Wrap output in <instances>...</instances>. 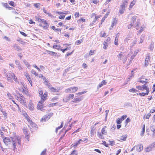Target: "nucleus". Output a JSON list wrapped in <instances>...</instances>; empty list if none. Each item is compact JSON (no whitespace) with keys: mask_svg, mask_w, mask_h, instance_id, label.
Instances as JSON below:
<instances>
[{"mask_svg":"<svg viewBox=\"0 0 155 155\" xmlns=\"http://www.w3.org/2000/svg\"><path fill=\"white\" fill-rule=\"evenodd\" d=\"M155 112V107H153V108L151 109L150 111V113H152Z\"/></svg>","mask_w":155,"mask_h":155,"instance_id":"obj_61","label":"nucleus"},{"mask_svg":"<svg viewBox=\"0 0 155 155\" xmlns=\"http://www.w3.org/2000/svg\"><path fill=\"white\" fill-rule=\"evenodd\" d=\"M46 149H45L43 151H42L40 155H46Z\"/></svg>","mask_w":155,"mask_h":155,"instance_id":"obj_40","label":"nucleus"},{"mask_svg":"<svg viewBox=\"0 0 155 155\" xmlns=\"http://www.w3.org/2000/svg\"><path fill=\"white\" fill-rule=\"evenodd\" d=\"M137 150L138 152H140L143 148V146L142 144L138 145L137 147Z\"/></svg>","mask_w":155,"mask_h":155,"instance_id":"obj_10","label":"nucleus"},{"mask_svg":"<svg viewBox=\"0 0 155 155\" xmlns=\"http://www.w3.org/2000/svg\"><path fill=\"white\" fill-rule=\"evenodd\" d=\"M122 121L121 119L118 118L117 120V123L118 124H120L121 123Z\"/></svg>","mask_w":155,"mask_h":155,"instance_id":"obj_33","label":"nucleus"},{"mask_svg":"<svg viewBox=\"0 0 155 155\" xmlns=\"http://www.w3.org/2000/svg\"><path fill=\"white\" fill-rule=\"evenodd\" d=\"M67 97L69 99V100L70 99H72L74 97V95L73 94H71L67 96Z\"/></svg>","mask_w":155,"mask_h":155,"instance_id":"obj_30","label":"nucleus"},{"mask_svg":"<svg viewBox=\"0 0 155 155\" xmlns=\"http://www.w3.org/2000/svg\"><path fill=\"white\" fill-rule=\"evenodd\" d=\"M30 125L32 127H35L36 126V124L35 123L31 121L30 122Z\"/></svg>","mask_w":155,"mask_h":155,"instance_id":"obj_31","label":"nucleus"},{"mask_svg":"<svg viewBox=\"0 0 155 155\" xmlns=\"http://www.w3.org/2000/svg\"><path fill=\"white\" fill-rule=\"evenodd\" d=\"M130 119L129 118H127L125 120V123H126V125L127 124L130 122Z\"/></svg>","mask_w":155,"mask_h":155,"instance_id":"obj_51","label":"nucleus"},{"mask_svg":"<svg viewBox=\"0 0 155 155\" xmlns=\"http://www.w3.org/2000/svg\"><path fill=\"white\" fill-rule=\"evenodd\" d=\"M13 47L14 48L15 50H16L18 51H19L22 50L21 48L18 46L17 44H15L13 45Z\"/></svg>","mask_w":155,"mask_h":155,"instance_id":"obj_11","label":"nucleus"},{"mask_svg":"<svg viewBox=\"0 0 155 155\" xmlns=\"http://www.w3.org/2000/svg\"><path fill=\"white\" fill-rule=\"evenodd\" d=\"M102 144L104 145L106 147H108V144L106 143V142L104 141H102Z\"/></svg>","mask_w":155,"mask_h":155,"instance_id":"obj_42","label":"nucleus"},{"mask_svg":"<svg viewBox=\"0 0 155 155\" xmlns=\"http://www.w3.org/2000/svg\"><path fill=\"white\" fill-rule=\"evenodd\" d=\"M129 91L131 92H135L137 91V90H136L135 89L133 88L129 90Z\"/></svg>","mask_w":155,"mask_h":155,"instance_id":"obj_34","label":"nucleus"},{"mask_svg":"<svg viewBox=\"0 0 155 155\" xmlns=\"http://www.w3.org/2000/svg\"><path fill=\"white\" fill-rule=\"evenodd\" d=\"M152 149L150 148V147L149 146L147 147L146 150V151L147 152H149L150 151L152 150Z\"/></svg>","mask_w":155,"mask_h":155,"instance_id":"obj_44","label":"nucleus"},{"mask_svg":"<svg viewBox=\"0 0 155 155\" xmlns=\"http://www.w3.org/2000/svg\"><path fill=\"white\" fill-rule=\"evenodd\" d=\"M72 89L73 90L72 91V92H73V93L75 92L76 91H77L78 89V88L77 87H72Z\"/></svg>","mask_w":155,"mask_h":155,"instance_id":"obj_36","label":"nucleus"},{"mask_svg":"<svg viewBox=\"0 0 155 155\" xmlns=\"http://www.w3.org/2000/svg\"><path fill=\"white\" fill-rule=\"evenodd\" d=\"M24 75L26 77L27 79H29L30 75L27 72H24Z\"/></svg>","mask_w":155,"mask_h":155,"instance_id":"obj_38","label":"nucleus"},{"mask_svg":"<svg viewBox=\"0 0 155 155\" xmlns=\"http://www.w3.org/2000/svg\"><path fill=\"white\" fill-rule=\"evenodd\" d=\"M7 95L8 97H9V99H13V97L10 93H8L7 94Z\"/></svg>","mask_w":155,"mask_h":155,"instance_id":"obj_47","label":"nucleus"},{"mask_svg":"<svg viewBox=\"0 0 155 155\" xmlns=\"http://www.w3.org/2000/svg\"><path fill=\"white\" fill-rule=\"evenodd\" d=\"M69 100V99L67 97V96L63 99V101L64 102L66 103Z\"/></svg>","mask_w":155,"mask_h":155,"instance_id":"obj_35","label":"nucleus"},{"mask_svg":"<svg viewBox=\"0 0 155 155\" xmlns=\"http://www.w3.org/2000/svg\"><path fill=\"white\" fill-rule=\"evenodd\" d=\"M154 48V43L151 42L149 47V49L151 51H152Z\"/></svg>","mask_w":155,"mask_h":155,"instance_id":"obj_23","label":"nucleus"},{"mask_svg":"<svg viewBox=\"0 0 155 155\" xmlns=\"http://www.w3.org/2000/svg\"><path fill=\"white\" fill-rule=\"evenodd\" d=\"M128 0H124V1L122 2L121 4L120 5V7L123 8H125L127 7V2Z\"/></svg>","mask_w":155,"mask_h":155,"instance_id":"obj_8","label":"nucleus"},{"mask_svg":"<svg viewBox=\"0 0 155 155\" xmlns=\"http://www.w3.org/2000/svg\"><path fill=\"white\" fill-rule=\"evenodd\" d=\"M142 89L143 90L144 89L146 90V91L147 92V91H149V88H148L147 87L145 86V85H143L142 87Z\"/></svg>","mask_w":155,"mask_h":155,"instance_id":"obj_29","label":"nucleus"},{"mask_svg":"<svg viewBox=\"0 0 155 155\" xmlns=\"http://www.w3.org/2000/svg\"><path fill=\"white\" fill-rule=\"evenodd\" d=\"M46 84L47 85V87L49 89H51V88L52 87L51 86V85L50 83H49L48 82H46Z\"/></svg>","mask_w":155,"mask_h":155,"instance_id":"obj_41","label":"nucleus"},{"mask_svg":"<svg viewBox=\"0 0 155 155\" xmlns=\"http://www.w3.org/2000/svg\"><path fill=\"white\" fill-rule=\"evenodd\" d=\"M63 126V122H62L61 125L60 126H59L58 127L56 128L58 129L59 130L62 128Z\"/></svg>","mask_w":155,"mask_h":155,"instance_id":"obj_58","label":"nucleus"},{"mask_svg":"<svg viewBox=\"0 0 155 155\" xmlns=\"http://www.w3.org/2000/svg\"><path fill=\"white\" fill-rule=\"evenodd\" d=\"M150 129L151 131L153 132V135L154 136V134H155V126L153 125L150 127Z\"/></svg>","mask_w":155,"mask_h":155,"instance_id":"obj_20","label":"nucleus"},{"mask_svg":"<svg viewBox=\"0 0 155 155\" xmlns=\"http://www.w3.org/2000/svg\"><path fill=\"white\" fill-rule=\"evenodd\" d=\"M108 15H109L108 13H107L105 15V16L103 17V18H102V20H101V24H102V23L104 21V20L107 18V16Z\"/></svg>","mask_w":155,"mask_h":155,"instance_id":"obj_25","label":"nucleus"},{"mask_svg":"<svg viewBox=\"0 0 155 155\" xmlns=\"http://www.w3.org/2000/svg\"><path fill=\"white\" fill-rule=\"evenodd\" d=\"M140 22V19L138 18L137 16L135 15L132 17L131 21V24L133 25L134 27L137 30L138 29L137 27L139 26Z\"/></svg>","mask_w":155,"mask_h":155,"instance_id":"obj_3","label":"nucleus"},{"mask_svg":"<svg viewBox=\"0 0 155 155\" xmlns=\"http://www.w3.org/2000/svg\"><path fill=\"white\" fill-rule=\"evenodd\" d=\"M65 17V16L64 15H61L59 17V18L60 19H63Z\"/></svg>","mask_w":155,"mask_h":155,"instance_id":"obj_64","label":"nucleus"},{"mask_svg":"<svg viewBox=\"0 0 155 155\" xmlns=\"http://www.w3.org/2000/svg\"><path fill=\"white\" fill-rule=\"evenodd\" d=\"M149 54H147L145 61V67H147L148 65L150 59V56L149 55Z\"/></svg>","mask_w":155,"mask_h":155,"instance_id":"obj_6","label":"nucleus"},{"mask_svg":"<svg viewBox=\"0 0 155 155\" xmlns=\"http://www.w3.org/2000/svg\"><path fill=\"white\" fill-rule=\"evenodd\" d=\"M51 91H53V92H58V90L54 88L53 87H51Z\"/></svg>","mask_w":155,"mask_h":155,"instance_id":"obj_32","label":"nucleus"},{"mask_svg":"<svg viewBox=\"0 0 155 155\" xmlns=\"http://www.w3.org/2000/svg\"><path fill=\"white\" fill-rule=\"evenodd\" d=\"M136 1L134 0L132 2H131L130 5V8H132L134 5L136 3Z\"/></svg>","mask_w":155,"mask_h":155,"instance_id":"obj_27","label":"nucleus"},{"mask_svg":"<svg viewBox=\"0 0 155 155\" xmlns=\"http://www.w3.org/2000/svg\"><path fill=\"white\" fill-rule=\"evenodd\" d=\"M9 4L11 6H13V7H15V3L14 2H9Z\"/></svg>","mask_w":155,"mask_h":155,"instance_id":"obj_46","label":"nucleus"},{"mask_svg":"<svg viewBox=\"0 0 155 155\" xmlns=\"http://www.w3.org/2000/svg\"><path fill=\"white\" fill-rule=\"evenodd\" d=\"M82 140L81 139H79L78 141L75 143L73 144V147H77L79 144L81 143L82 141Z\"/></svg>","mask_w":155,"mask_h":155,"instance_id":"obj_14","label":"nucleus"},{"mask_svg":"<svg viewBox=\"0 0 155 155\" xmlns=\"http://www.w3.org/2000/svg\"><path fill=\"white\" fill-rule=\"evenodd\" d=\"M31 72L32 74H34L35 75V76H38V74L37 73H36V72H35V71L32 69V70H31Z\"/></svg>","mask_w":155,"mask_h":155,"instance_id":"obj_39","label":"nucleus"},{"mask_svg":"<svg viewBox=\"0 0 155 155\" xmlns=\"http://www.w3.org/2000/svg\"><path fill=\"white\" fill-rule=\"evenodd\" d=\"M83 42V40L82 39H80L76 41L77 43V45H78L79 44H80L81 43Z\"/></svg>","mask_w":155,"mask_h":155,"instance_id":"obj_50","label":"nucleus"},{"mask_svg":"<svg viewBox=\"0 0 155 155\" xmlns=\"http://www.w3.org/2000/svg\"><path fill=\"white\" fill-rule=\"evenodd\" d=\"M127 117V115H124L122 116L120 118V119H121L122 120H124L126 117Z\"/></svg>","mask_w":155,"mask_h":155,"instance_id":"obj_49","label":"nucleus"},{"mask_svg":"<svg viewBox=\"0 0 155 155\" xmlns=\"http://www.w3.org/2000/svg\"><path fill=\"white\" fill-rule=\"evenodd\" d=\"M144 39V36L143 35H141L140 38V41L138 42L139 44L142 43Z\"/></svg>","mask_w":155,"mask_h":155,"instance_id":"obj_24","label":"nucleus"},{"mask_svg":"<svg viewBox=\"0 0 155 155\" xmlns=\"http://www.w3.org/2000/svg\"><path fill=\"white\" fill-rule=\"evenodd\" d=\"M144 132H145V129H144V128H142V131L141 132L140 134V135L141 136H143V135Z\"/></svg>","mask_w":155,"mask_h":155,"instance_id":"obj_56","label":"nucleus"},{"mask_svg":"<svg viewBox=\"0 0 155 155\" xmlns=\"http://www.w3.org/2000/svg\"><path fill=\"white\" fill-rule=\"evenodd\" d=\"M149 147H150V148L152 149L153 148H154L155 147V144L153 143L151 144Z\"/></svg>","mask_w":155,"mask_h":155,"instance_id":"obj_62","label":"nucleus"},{"mask_svg":"<svg viewBox=\"0 0 155 155\" xmlns=\"http://www.w3.org/2000/svg\"><path fill=\"white\" fill-rule=\"evenodd\" d=\"M149 93V91H147V92L146 93H137V95H139L142 96H144L145 95H147Z\"/></svg>","mask_w":155,"mask_h":155,"instance_id":"obj_12","label":"nucleus"},{"mask_svg":"<svg viewBox=\"0 0 155 155\" xmlns=\"http://www.w3.org/2000/svg\"><path fill=\"white\" fill-rule=\"evenodd\" d=\"M53 113L50 114H49L46 115L43 117L41 120L42 122L43 121L45 122L47 120H48L50 117L52 116Z\"/></svg>","mask_w":155,"mask_h":155,"instance_id":"obj_4","label":"nucleus"},{"mask_svg":"<svg viewBox=\"0 0 155 155\" xmlns=\"http://www.w3.org/2000/svg\"><path fill=\"white\" fill-rule=\"evenodd\" d=\"M73 90L72 88V87H71L66 89L65 91L66 93H73V92H72Z\"/></svg>","mask_w":155,"mask_h":155,"instance_id":"obj_18","label":"nucleus"},{"mask_svg":"<svg viewBox=\"0 0 155 155\" xmlns=\"http://www.w3.org/2000/svg\"><path fill=\"white\" fill-rule=\"evenodd\" d=\"M71 154L72 155H77V153L75 150H74L72 151Z\"/></svg>","mask_w":155,"mask_h":155,"instance_id":"obj_48","label":"nucleus"},{"mask_svg":"<svg viewBox=\"0 0 155 155\" xmlns=\"http://www.w3.org/2000/svg\"><path fill=\"white\" fill-rule=\"evenodd\" d=\"M127 137V136L126 135H123L120 137V140L125 141Z\"/></svg>","mask_w":155,"mask_h":155,"instance_id":"obj_16","label":"nucleus"},{"mask_svg":"<svg viewBox=\"0 0 155 155\" xmlns=\"http://www.w3.org/2000/svg\"><path fill=\"white\" fill-rule=\"evenodd\" d=\"M28 107H29V109L30 110H33L34 107L33 104L32 103H30L28 105Z\"/></svg>","mask_w":155,"mask_h":155,"instance_id":"obj_22","label":"nucleus"},{"mask_svg":"<svg viewBox=\"0 0 155 155\" xmlns=\"http://www.w3.org/2000/svg\"><path fill=\"white\" fill-rule=\"evenodd\" d=\"M15 63L17 66V67L19 70H23V67L20 64L19 61L17 60H15Z\"/></svg>","mask_w":155,"mask_h":155,"instance_id":"obj_7","label":"nucleus"},{"mask_svg":"<svg viewBox=\"0 0 155 155\" xmlns=\"http://www.w3.org/2000/svg\"><path fill=\"white\" fill-rule=\"evenodd\" d=\"M47 92H46L44 93V94L40 96L41 97V100L38 103L37 106V109H41L43 107V103L44 101L46 100L47 97Z\"/></svg>","mask_w":155,"mask_h":155,"instance_id":"obj_2","label":"nucleus"},{"mask_svg":"<svg viewBox=\"0 0 155 155\" xmlns=\"http://www.w3.org/2000/svg\"><path fill=\"white\" fill-rule=\"evenodd\" d=\"M3 6L4 7H5L6 8H12L10 7L7 4V3H2Z\"/></svg>","mask_w":155,"mask_h":155,"instance_id":"obj_28","label":"nucleus"},{"mask_svg":"<svg viewBox=\"0 0 155 155\" xmlns=\"http://www.w3.org/2000/svg\"><path fill=\"white\" fill-rule=\"evenodd\" d=\"M44 25H45L43 26V28L44 29H47L48 28L49 26V25L48 23Z\"/></svg>","mask_w":155,"mask_h":155,"instance_id":"obj_37","label":"nucleus"},{"mask_svg":"<svg viewBox=\"0 0 155 155\" xmlns=\"http://www.w3.org/2000/svg\"><path fill=\"white\" fill-rule=\"evenodd\" d=\"M106 126H104L103 127L101 130V133L102 134L104 135H106L107 134V131H106Z\"/></svg>","mask_w":155,"mask_h":155,"instance_id":"obj_13","label":"nucleus"},{"mask_svg":"<svg viewBox=\"0 0 155 155\" xmlns=\"http://www.w3.org/2000/svg\"><path fill=\"white\" fill-rule=\"evenodd\" d=\"M118 38L119 36H118V35L117 34L115 37L114 41V44L116 45H118Z\"/></svg>","mask_w":155,"mask_h":155,"instance_id":"obj_17","label":"nucleus"},{"mask_svg":"<svg viewBox=\"0 0 155 155\" xmlns=\"http://www.w3.org/2000/svg\"><path fill=\"white\" fill-rule=\"evenodd\" d=\"M38 91L40 96H41V95L44 94L43 91L42 90H41V89H39Z\"/></svg>","mask_w":155,"mask_h":155,"instance_id":"obj_43","label":"nucleus"},{"mask_svg":"<svg viewBox=\"0 0 155 155\" xmlns=\"http://www.w3.org/2000/svg\"><path fill=\"white\" fill-rule=\"evenodd\" d=\"M48 53L51 55H53L54 56H56L57 55V53H56L53 51H47Z\"/></svg>","mask_w":155,"mask_h":155,"instance_id":"obj_15","label":"nucleus"},{"mask_svg":"<svg viewBox=\"0 0 155 155\" xmlns=\"http://www.w3.org/2000/svg\"><path fill=\"white\" fill-rule=\"evenodd\" d=\"M23 62L25 64L26 66L28 68L30 66V65L28 62H26L25 60H24Z\"/></svg>","mask_w":155,"mask_h":155,"instance_id":"obj_45","label":"nucleus"},{"mask_svg":"<svg viewBox=\"0 0 155 155\" xmlns=\"http://www.w3.org/2000/svg\"><path fill=\"white\" fill-rule=\"evenodd\" d=\"M75 98V101H76V102H78L81 101L83 99L82 97L81 96L79 97H77Z\"/></svg>","mask_w":155,"mask_h":155,"instance_id":"obj_21","label":"nucleus"},{"mask_svg":"<svg viewBox=\"0 0 155 155\" xmlns=\"http://www.w3.org/2000/svg\"><path fill=\"white\" fill-rule=\"evenodd\" d=\"M3 38L6 39L7 41H10V39L9 38L7 37L6 36H5Z\"/></svg>","mask_w":155,"mask_h":155,"instance_id":"obj_59","label":"nucleus"},{"mask_svg":"<svg viewBox=\"0 0 155 155\" xmlns=\"http://www.w3.org/2000/svg\"><path fill=\"white\" fill-rule=\"evenodd\" d=\"M36 19L39 22H41V21H42V20L43 19H41L38 17H35Z\"/></svg>","mask_w":155,"mask_h":155,"instance_id":"obj_55","label":"nucleus"},{"mask_svg":"<svg viewBox=\"0 0 155 155\" xmlns=\"http://www.w3.org/2000/svg\"><path fill=\"white\" fill-rule=\"evenodd\" d=\"M97 136L100 138L101 139H104V137L103 136V134H101L100 132H97Z\"/></svg>","mask_w":155,"mask_h":155,"instance_id":"obj_19","label":"nucleus"},{"mask_svg":"<svg viewBox=\"0 0 155 155\" xmlns=\"http://www.w3.org/2000/svg\"><path fill=\"white\" fill-rule=\"evenodd\" d=\"M33 66L34 67H35V68H36L38 70V71H41V70H40V69L39 68H38L36 66V65L34 64V65H33Z\"/></svg>","mask_w":155,"mask_h":155,"instance_id":"obj_57","label":"nucleus"},{"mask_svg":"<svg viewBox=\"0 0 155 155\" xmlns=\"http://www.w3.org/2000/svg\"><path fill=\"white\" fill-rule=\"evenodd\" d=\"M11 139L8 137H5L3 139L4 143L6 146L9 144V143L11 142L12 146V150L15 151V149H16V146L17 144L21 145V138L19 136H15L10 137Z\"/></svg>","mask_w":155,"mask_h":155,"instance_id":"obj_1","label":"nucleus"},{"mask_svg":"<svg viewBox=\"0 0 155 155\" xmlns=\"http://www.w3.org/2000/svg\"><path fill=\"white\" fill-rule=\"evenodd\" d=\"M117 19L114 18V20L113 21V24H116L117 22Z\"/></svg>","mask_w":155,"mask_h":155,"instance_id":"obj_52","label":"nucleus"},{"mask_svg":"<svg viewBox=\"0 0 155 155\" xmlns=\"http://www.w3.org/2000/svg\"><path fill=\"white\" fill-rule=\"evenodd\" d=\"M125 10V8H120V10L119 12L120 13V14H123Z\"/></svg>","mask_w":155,"mask_h":155,"instance_id":"obj_26","label":"nucleus"},{"mask_svg":"<svg viewBox=\"0 0 155 155\" xmlns=\"http://www.w3.org/2000/svg\"><path fill=\"white\" fill-rule=\"evenodd\" d=\"M85 93V92H84V91L81 92H79V93H78L76 94V95H77V96L80 95H81V94H84Z\"/></svg>","mask_w":155,"mask_h":155,"instance_id":"obj_53","label":"nucleus"},{"mask_svg":"<svg viewBox=\"0 0 155 155\" xmlns=\"http://www.w3.org/2000/svg\"><path fill=\"white\" fill-rule=\"evenodd\" d=\"M124 53L123 52H120L117 56L118 60L119 61H120L124 57Z\"/></svg>","mask_w":155,"mask_h":155,"instance_id":"obj_9","label":"nucleus"},{"mask_svg":"<svg viewBox=\"0 0 155 155\" xmlns=\"http://www.w3.org/2000/svg\"><path fill=\"white\" fill-rule=\"evenodd\" d=\"M109 142L110 143V145L111 146H113L114 144V142L113 141L109 140Z\"/></svg>","mask_w":155,"mask_h":155,"instance_id":"obj_54","label":"nucleus"},{"mask_svg":"<svg viewBox=\"0 0 155 155\" xmlns=\"http://www.w3.org/2000/svg\"><path fill=\"white\" fill-rule=\"evenodd\" d=\"M5 76L7 78L8 80L9 81L13 78V77L14 76V74L12 72L7 74L6 73L5 74Z\"/></svg>","mask_w":155,"mask_h":155,"instance_id":"obj_5","label":"nucleus"},{"mask_svg":"<svg viewBox=\"0 0 155 155\" xmlns=\"http://www.w3.org/2000/svg\"><path fill=\"white\" fill-rule=\"evenodd\" d=\"M74 16L76 18H78L79 17V12H76L74 14Z\"/></svg>","mask_w":155,"mask_h":155,"instance_id":"obj_63","label":"nucleus"},{"mask_svg":"<svg viewBox=\"0 0 155 155\" xmlns=\"http://www.w3.org/2000/svg\"><path fill=\"white\" fill-rule=\"evenodd\" d=\"M100 17V16H95V20L94 21H93V23H95V21L97 20V19L98 18H99Z\"/></svg>","mask_w":155,"mask_h":155,"instance_id":"obj_60","label":"nucleus"}]
</instances>
